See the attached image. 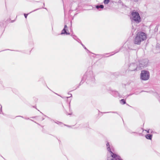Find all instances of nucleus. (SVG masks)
Instances as JSON below:
<instances>
[{"label": "nucleus", "instance_id": "f257e3e1", "mask_svg": "<svg viewBox=\"0 0 160 160\" xmlns=\"http://www.w3.org/2000/svg\"><path fill=\"white\" fill-rule=\"evenodd\" d=\"M95 78L93 75V72L92 71H87L84 75L79 85L74 89L79 88V86L82 84L84 81L88 84L94 83L95 82Z\"/></svg>", "mask_w": 160, "mask_h": 160}, {"label": "nucleus", "instance_id": "f03ea898", "mask_svg": "<svg viewBox=\"0 0 160 160\" xmlns=\"http://www.w3.org/2000/svg\"><path fill=\"white\" fill-rule=\"evenodd\" d=\"M147 36L145 33L142 32H138L134 40V43L135 44L140 45L141 42L146 40Z\"/></svg>", "mask_w": 160, "mask_h": 160}, {"label": "nucleus", "instance_id": "7ed1b4c3", "mask_svg": "<svg viewBox=\"0 0 160 160\" xmlns=\"http://www.w3.org/2000/svg\"><path fill=\"white\" fill-rule=\"evenodd\" d=\"M150 77L149 72L147 70H142L140 73V78L141 80L146 81L149 79Z\"/></svg>", "mask_w": 160, "mask_h": 160}, {"label": "nucleus", "instance_id": "20e7f679", "mask_svg": "<svg viewBox=\"0 0 160 160\" xmlns=\"http://www.w3.org/2000/svg\"><path fill=\"white\" fill-rule=\"evenodd\" d=\"M131 15L133 20L137 23H139L141 21V18L139 13L135 11V10L132 11Z\"/></svg>", "mask_w": 160, "mask_h": 160}, {"label": "nucleus", "instance_id": "39448f33", "mask_svg": "<svg viewBox=\"0 0 160 160\" xmlns=\"http://www.w3.org/2000/svg\"><path fill=\"white\" fill-rule=\"evenodd\" d=\"M148 63V60L147 59H142L139 61L138 67L139 69L140 70L147 67Z\"/></svg>", "mask_w": 160, "mask_h": 160}, {"label": "nucleus", "instance_id": "423d86ee", "mask_svg": "<svg viewBox=\"0 0 160 160\" xmlns=\"http://www.w3.org/2000/svg\"><path fill=\"white\" fill-rule=\"evenodd\" d=\"M138 63H132L130 64L129 66V70L132 71L135 70H139L138 67Z\"/></svg>", "mask_w": 160, "mask_h": 160}, {"label": "nucleus", "instance_id": "0eeeda50", "mask_svg": "<svg viewBox=\"0 0 160 160\" xmlns=\"http://www.w3.org/2000/svg\"><path fill=\"white\" fill-rule=\"evenodd\" d=\"M111 156L112 158H114L115 160H123L122 159L121 157L112 152V153H111Z\"/></svg>", "mask_w": 160, "mask_h": 160}, {"label": "nucleus", "instance_id": "6e6552de", "mask_svg": "<svg viewBox=\"0 0 160 160\" xmlns=\"http://www.w3.org/2000/svg\"><path fill=\"white\" fill-rule=\"evenodd\" d=\"M111 94L113 96L117 97L119 96V93L117 91H111Z\"/></svg>", "mask_w": 160, "mask_h": 160}, {"label": "nucleus", "instance_id": "1a4fd4ad", "mask_svg": "<svg viewBox=\"0 0 160 160\" xmlns=\"http://www.w3.org/2000/svg\"><path fill=\"white\" fill-rule=\"evenodd\" d=\"M106 146L108 151H109L111 153H112V151L111 148H110V145L108 142H107L106 144Z\"/></svg>", "mask_w": 160, "mask_h": 160}, {"label": "nucleus", "instance_id": "9d476101", "mask_svg": "<svg viewBox=\"0 0 160 160\" xmlns=\"http://www.w3.org/2000/svg\"><path fill=\"white\" fill-rule=\"evenodd\" d=\"M67 30L66 29L63 28L62 30V31L61 33V34H66V35H69L70 33L69 32H67Z\"/></svg>", "mask_w": 160, "mask_h": 160}, {"label": "nucleus", "instance_id": "9b49d317", "mask_svg": "<svg viewBox=\"0 0 160 160\" xmlns=\"http://www.w3.org/2000/svg\"><path fill=\"white\" fill-rule=\"evenodd\" d=\"M152 134H147L146 135H145V137L146 138L149 140H151L152 138Z\"/></svg>", "mask_w": 160, "mask_h": 160}, {"label": "nucleus", "instance_id": "f8f14e48", "mask_svg": "<svg viewBox=\"0 0 160 160\" xmlns=\"http://www.w3.org/2000/svg\"><path fill=\"white\" fill-rule=\"evenodd\" d=\"M95 7L97 9L99 10V9H103L104 6L102 4L97 5L95 6Z\"/></svg>", "mask_w": 160, "mask_h": 160}, {"label": "nucleus", "instance_id": "ddd939ff", "mask_svg": "<svg viewBox=\"0 0 160 160\" xmlns=\"http://www.w3.org/2000/svg\"><path fill=\"white\" fill-rule=\"evenodd\" d=\"M121 49V48H120L118 50H115L114 52H112V53H113V54H111L110 55H109V56H112V55H114V54L118 52H119V51Z\"/></svg>", "mask_w": 160, "mask_h": 160}, {"label": "nucleus", "instance_id": "4468645a", "mask_svg": "<svg viewBox=\"0 0 160 160\" xmlns=\"http://www.w3.org/2000/svg\"><path fill=\"white\" fill-rule=\"evenodd\" d=\"M120 102L122 104H125L126 103V101L124 99H122L120 101Z\"/></svg>", "mask_w": 160, "mask_h": 160}, {"label": "nucleus", "instance_id": "2eb2a0df", "mask_svg": "<svg viewBox=\"0 0 160 160\" xmlns=\"http://www.w3.org/2000/svg\"><path fill=\"white\" fill-rule=\"evenodd\" d=\"M80 43L81 44V45L82 46L83 48L86 50L88 52H90L87 49L85 46L82 43L81 41L80 42Z\"/></svg>", "mask_w": 160, "mask_h": 160}, {"label": "nucleus", "instance_id": "dca6fc26", "mask_svg": "<svg viewBox=\"0 0 160 160\" xmlns=\"http://www.w3.org/2000/svg\"><path fill=\"white\" fill-rule=\"evenodd\" d=\"M110 1V0H104V3L105 4H108Z\"/></svg>", "mask_w": 160, "mask_h": 160}, {"label": "nucleus", "instance_id": "f3484780", "mask_svg": "<svg viewBox=\"0 0 160 160\" xmlns=\"http://www.w3.org/2000/svg\"><path fill=\"white\" fill-rule=\"evenodd\" d=\"M54 122L55 123H57L58 124L61 125L62 124V122L57 121H54Z\"/></svg>", "mask_w": 160, "mask_h": 160}, {"label": "nucleus", "instance_id": "a211bd4d", "mask_svg": "<svg viewBox=\"0 0 160 160\" xmlns=\"http://www.w3.org/2000/svg\"><path fill=\"white\" fill-rule=\"evenodd\" d=\"M42 8L45 9H46V10L47 9L46 8H44V7H42V8H38L37 9H35V10H33V11H32V12H33L35 11H37V10H39V9H41V8Z\"/></svg>", "mask_w": 160, "mask_h": 160}, {"label": "nucleus", "instance_id": "6ab92c4d", "mask_svg": "<svg viewBox=\"0 0 160 160\" xmlns=\"http://www.w3.org/2000/svg\"><path fill=\"white\" fill-rule=\"evenodd\" d=\"M72 38H73L75 40H77V38H78L75 35H73L72 36Z\"/></svg>", "mask_w": 160, "mask_h": 160}, {"label": "nucleus", "instance_id": "aec40b11", "mask_svg": "<svg viewBox=\"0 0 160 160\" xmlns=\"http://www.w3.org/2000/svg\"><path fill=\"white\" fill-rule=\"evenodd\" d=\"M114 75L115 76H118L119 75V73L118 72H116L114 73Z\"/></svg>", "mask_w": 160, "mask_h": 160}, {"label": "nucleus", "instance_id": "412c9836", "mask_svg": "<svg viewBox=\"0 0 160 160\" xmlns=\"http://www.w3.org/2000/svg\"><path fill=\"white\" fill-rule=\"evenodd\" d=\"M110 112L117 113V112H104L103 113H110Z\"/></svg>", "mask_w": 160, "mask_h": 160}, {"label": "nucleus", "instance_id": "4be33fe9", "mask_svg": "<svg viewBox=\"0 0 160 160\" xmlns=\"http://www.w3.org/2000/svg\"><path fill=\"white\" fill-rule=\"evenodd\" d=\"M132 1H133L135 2H137L139 0H130Z\"/></svg>", "mask_w": 160, "mask_h": 160}, {"label": "nucleus", "instance_id": "5701e85b", "mask_svg": "<svg viewBox=\"0 0 160 160\" xmlns=\"http://www.w3.org/2000/svg\"><path fill=\"white\" fill-rule=\"evenodd\" d=\"M18 117H21L23 118H24V119H29V118H24L23 116H18Z\"/></svg>", "mask_w": 160, "mask_h": 160}, {"label": "nucleus", "instance_id": "b1692460", "mask_svg": "<svg viewBox=\"0 0 160 160\" xmlns=\"http://www.w3.org/2000/svg\"><path fill=\"white\" fill-rule=\"evenodd\" d=\"M68 94H69V95H70L71 96H70V97H66V98H67V99L68 98H70V97H72V94H69V93H68Z\"/></svg>", "mask_w": 160, "mask_h": 160}, {"label": "nucleus", "instance_id": "393cba45", "mask_svg": "<svg viewBox=\"0 0 160 160\" xmlns=\"http://www.w3.org/2000/svg\"><path fill=\"white\" fill-rule=\"evenodd\" d=\"M28 14H25V13L24 14V17L25 18H27V17L28 15Z\"/></svg>", "mask_w": 160, "mask_h": 160}, {"label": "nucleus", "instance_id": "a878e982", "mask_svg": "<svg viewBox=\"0 0 160 160\" xmlns=\"http://www.w3.org/2000/svg\"><path fill=\"white\" fill-rule=\"evenodd\" d=\"M76 41H77V42H78L79 43H80V41H81V40L78 38H77V40Z\"/></svg>", "mask_w": 160, "mask_h": 160}, {"label": "nucleus", "instance_id": "bb28decb", "mask_svg": "<svg viewBox=\"0 0 160 160\" xmlns=\"http://www.w3.org/2000/svg\"><path fill=\"white\" fill-rule=\"evenodd\" d=\"M109 158H107V159H108V160H113V158H111V159H109Z\"/></svg>", "mask_w": 160, "mask_h": 160}, {"label": "nucleus", "instance_id": "cd10ccee", "mask_svg": "<svg viewBox=\"0 0 160 160\" xmlns=\"http://www.w3.org/2000/svg\"><path fill=\"white\" fill-rule=\"evenodd\" d=\"M66 114L67 115H71L72 114V112H71L70 113H66Z\"/></svg>", "mask_w": 160, "mask_h": 160}, {"label": "nucleus", "instance_id": "c85d7f7f", "mask_svg": "<svg viewBox=\"0 0 160 160\" xmlns=\"http://www.w3.org/2000/svg\"><path fill=\"white\" fill-rule=\"evenodd\" d=\"M67 25H64V28H65V29H66V28H67Z\"/></svg>", "mask_w": 160, "mask_h": 160}, {"label": "nucleus", "instance_id": "c756f323", "mask_svg": "<svg viewBox=\"0 0 160 160\" xmlns=\"http://www.w3.org/2000/svg\"><path fill=\"white\" fill-rule=\"evenodd\" d=\"M72 10H70L69 11V13L70 14L71 12L72 11Z\"/></svg>", "mask_w": 160, "mask_h": 160}, {"label": "nucleus", "instance_id": "7c9ffc66", "mask_svg": "<svg viewBox=\"0 0 160 160\" xmlns=\"http://www.w3.org/2000/svg\"><path fill=\"white\" fill-rule=\"evenodd\" d=\"M146 131L147 132V133H148L149 132V130H146Z\"/></svg>", "mask_w": 160, "mask_h": 160}, {"label": "nucleus", "instance_id": "2f4dec72", "mask_svg": "<svg viewBox=\"0 0 160 160\" xmlns=\"http://www.w3.org/2000/svg\"><path fill=\"white\" fill-rule=\"evenodd\" d=\"M70 103H69V109H70Z\"/></svg>", "mask_w": 160, "mask_h": 160}, {"label": "nucleus", "instance_id": "473e14b6", "mask_svg": "<svg viewBox=\"0 0 160 160\" xmlns=\"http://www.w3.org/2000/svg\"><path fill=\"white\" fill-rule=\"evenodd\" d=\"M74 35H73V34H72L71 35V36L72 37V36Z\"/></svg>", "mask_w": 160, "mask_h": 160}, {"label": "nucleus", "instance_id": "72a5a7b5", "mask_svg": "<svg viewBox=\"0 0 160 160\" xmlns=\"http://www.w3.org/2000/svg\"><path fill=\"white\" fill-rule=\"evenodd\" d=\"M2 106H1V112L2 111Z\"/></svg>", "mask_w": 160, "mask_h": 160}, {"label": "nucleus", "instance_id": "f704fd0d", "mask_svg": "<svg viewBox=\"0 0 160 160\" xmlns=\"http://www.w3.org/2000/svg\"><path fill=\"white\" fill-rule=\"evenodd\" d=\"M10 50L9 49H8L5 50ZM5 51V50H3L2 51Z\"/></svg>", "mask_w": 160, "mask_h": 160}, {"label": "nucleus", "instance_id": "c9c22d12", "mask_svg": "<svg viewBox=\"0 0 160 160\" xmlns=\"http://www.w3.org/2000/svg\"><path fill=\"white\" fill-rule=\"evenodd\" d=\"M110 54V53H107L105 54H106V55H107V54Z\"/></svg>", "mask_w": 160, "mask_h": 160}, {"label": "nucleus", "instance_id": "e433bc0d", "mask_svg": "<svg viewBox=\"0 0 160 160\" xmlns=\"http://www.w3.org/2000/svg\"><path fill=\"white\" fill-rule=\"evenodd\" d=\"M35 122V123H36V122ZM37 123L38 124V125H40V124H39V123Z\"/></svg>", "mask_w": 160, "mask_h": 160}, {"label": "nucleus", "instance_id": "4c0bfd02", "mask_svg": "<svg viewBox=\"0 0 160 160\" xmlns=\"http://www.w3.org/2000/svg\"><path fill=\"white\" fill-rule=\"evenodd\" d=\"M44 116H45V117H47V118H48V117L46 115H44Z\"/></svg>", "mask_w": 160, "mask_h": 160}, {"label": "nucleus", "instance_id": "58836bf2", "mask_svg": "<svg viewBox=\"0 0 160 160\" xmlns=\"http://www.w3.org/2000/svg\"><path fill=\"white\" fill-rule=\"evenodd\" d=\"M108 158H109V157H108ZM109 158H109V159H111V158H111L110 157H109Z\"/></svg>", "mask_w": 160, "mask_h": 160}, {"label": "nucleus", "instance_id": "ea45409f", "mask_svg": "<svg viewBox=\"0 0 160 160\" xmlns=\"http://www.w3.org/2000/svg\"><path fill=\"white\" fill-rule=\"evenodd\" d=\"M43 5L44 6H45V4H44V2H43Z\"/></svg>", "mask_w": 160, "mask_h": 160}, {"label": "nucleus", "instance_id": "a19ab883", "mask_svg": "<svg viewBox=\"0 0 160 160\" xmlns=\"http://www.w3.org/2000/svg\"><path fill=\"white\" fill-rule=\"evenodd\" d=\"M44 119V118H42V120H43Z\"/></svg>", "mask_w": 160, "mask_h": 160}, {"label": "nucleus", "instance_id": "79ce46f5", "mask_svg": "<svg viewBox=\"0 0 160 160\" xmlns=\"http://www.w3.org/2000/svg\"><path fill=\"white\" fill-rule=\"evenodd\" d=\"M30 120H31V121H33V120H32L31 119Z\"/></svg>", "mask_w": 160, "mask_h": 160}, {"label": "nucleus", "instance_id": "37998d69", "mask_svg": "<svg viewBox=\"0 0 160 160\" xmlns=\"http://www.w3.org/2000/svg\"><path fill=\"white\" fill-rule=\"evenodd\" d=\"M14 21H12V22H14Z\"/></svg>", "mask_w": 160, "mask_h": 160}, {"label": "nucleus", "instance_id": "c03bdc74", "mask_svg": "<svg viewBox=\"0 0 160 160\" xmlns=\"http://www.w3.org/2000/svg\"><path fill=\"white\" fill-rule=\"evenodd\" d=\"M41 112V113H42V114H43V113H42V112Z\"/></svg>", "mask_w": 160, "mask_h": 160}, {"label": "nucleus", "instance_id": "a18cd8bd", "mask_svg": "<svg viewBox=\"0 0 160 160\" xmlns=\"http://www.w3.org/2000/svg\"><path fill=\"white\" fill-rule=\"evenodd\" d=\"M33 108H35V106L33 107Z\"/></svg>", "mask_w": 160, "mask_h": 160}]
</instances>
